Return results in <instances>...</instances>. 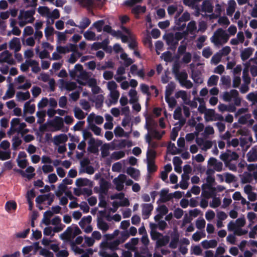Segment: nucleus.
<instances>
[{
	"label": "nucleus",
	"instance_id": "774afa93",
	"mask_svg": "<svg viewBox=\"0 0 257 257\" xmlns=\"http://www.w3.org/2000/svg\"><path fill=\"white\" fill-rule=\"evenodd\" d=\"M205 221L203 218L198 219L196 221V226L199 229H202L205 226Z\"/></svg>",
	"mask_w": 257,
	"mask_h": 257
},
{
	"label": "nucleus",
	"instance_id": "393cba45",
	"mask_svg": "<svg viewBox=\"0 0 257 257\" xmlns=\"http://www.w3.org/2000/svg\"><path fill=\"white\" fill-rule=\"evenodd\" d=\"M16 97L19 101H25L30 98V94L28 91L26 92L19 91L17 93Z\"/></svg>",
	"mask_w": 257,
	"mask_h": 257
},
{
	"label": "nucleus",
	"instance_id": "473e14b6",
	"mask_svg": "<svg viewBox=\"0 0 257 257\" xmlns=\"http://www.w3.org/2000/svg\"><path fill=\"white\" fill-rule=\"evenodd\" d=\"M175 76L179 81L180 85L188 78V74L185 70L181 71L180 73L175 75Z\"/></svg>",
	"mask_w": 257,
	"mask_h": 257
},
{
	"label": "nucleus",
	"instance_id": "58836bf2",
	"mask_svg": "<svg viewBox=\"0 0 257 257\" xmlns=\"http://www.w3.org/2000/svg\"><path fill=\"white\" fill-rule=\"evenodd\" d=\"M7 54V55L3 58L2 59H0L1 62H6L10 65H13L15 64V60L13 58L11 57V55L9 53L8 51H5Z\"/></svg>",
	"mask_w": 257,
	"mask_h": 257
},
{
	"label": "nucleus",
	"instance_id": "b1692460",
	"mask_svg": "<svg viewBox=\"0 0 257 257\" xmlns=\"http://www.w3.org/2000/svg\"><path fill=\"white\" fill-rule=\"evenodd\" d=\"M215 111L213 109H208L204 113V118L206 121L214 120Z\"/></svg>",
	"mask_w": 257,
	"mask_h": 257
},
{
	"label": "nucleus",
	"instance_id": "dca6fc26",
	"mask_svg": "<svg viewBox=\"0 0 257 257\" xmlns=\"http://www.w3.org/2000/svg\"><path fill=\"white\" fill-rule=\"evenodd\" d=\"M213 11V6L209 0H205L203 2L202 5V11L208 13H212Z\"/></svg>",
	"mask_w": 257,
	"mask_h": 257
},
{
	"label": "nucleus",
	"instance_id": "052dcab7",
	"mask_svg": "<svg viewBox=\"0 0 257 257\" xmlns=\"http://www.w3.org/2000/svg\"><path fill=\"white\" fill-rule=\"evenodd\" d=\"M11 152L3 151L0 150V160H6L11 158Z\"/></svg>",
	"mask_w": 257,
	"mask_h": 257
},
{
	"label": "nucleus",
	"instance_id": "c03bdc74",
	"mask_svg": "<svg viewBox=\"0 0 257 257\" xmlns=\"http://www.w3.org/2000/svg\"><path fill=\"white\" fill-rule=\"evenodd\" d=\"M156 157V152L154 150H149L147 153V161H151L155 162V159Z\"/></svg>",
	"mask_w": 257,
	"mask_h": 257
},
{
	"label": "nucleus",
	"instance_id": "aec40b11",
	"mask_svg": "<svg viewBox=\"0 0 257 257\" xmlns=\"http://www.w3.org/2000/svg\"><path fill=\"white\" fill-rule=\"evenodd\" d=\"M253 49L250 47H248L244 49L240 54L241 60L243 61L248 59L249 57L252 55Z\"/></svg>",
	"mask_w": 257,
	"mask_h": 257
},
{
	"label": "nucleus",
	"instance_id": "6ab92c4d",
	"mask_svg": "<svg viewBox=\"0 0 257 257\" xmlns=\"http://www.w3.org/2000/svg\"><path fill=\"white\" fill-rule=\"evenodd\" d=\"M10 48L11 49H15L16 51H19L21 49V44L19 38L14 37L10 42Z\"/></svg>",
	"mask_w": 257,
	"mask_h": 257
},
{
	"label": "nucleus",
	"instance_id": "bf43d9fd",
	"mask_svg": "<svg viewBox=\"0 0 257 257\" xmlns=\"http://www.w3.org/2000/svg\"><path fill=\"white\" fill-rule=\"evenodd\" d=\"M222 9L221 6L217 4L215 5V8L214 10V13L212 14V16L214 18H217L221 15Z\"/></svg>",
	"mask_w": 257,
	"mask_h": 257
},
{
	"label": "nucleus",
	"instance_id": "ddd939ff",
	"mask_svg": "<svg viewBox=\"0 0 257 257\" xmlns=\"http://www.w3.org/2000/svg\"><path fill=\"white\" fill-rule=\"evenodd\" d=\"M179 241V234L178 232H174L171 234V240L169 246L172 249H175L177 247Z\"/></svg>",
	"mask_w": 257,
	"mask_h": 257
},
{
	"label": "nucleus",
	"instance_id": "864d4df0",
	"mask_svg": "<svg viewBox=\"0 0 257 257\" xmlns=\"http://www.w3.org/2000/svg\"><path fill=\"white\" fill-rule=\"evenodd\" d=\"M165 100L168 103L169 106L172 108H174L177 104V101L173 97L165 96Z\"/></svg>",
	"mask_w": 257,
	"mask_h": 257
},
{
	"label": "nucleus",
	"instance_id": "72a5a7b5",
	"mask_svg": "<svg viewBox=\"0 0 257 257\" xmlns=\"http://www.w3.org/2000/svg\"><path fill=\"white\" fill-rule=\"evenodd\" d=\"M74 113L75 117L78 119H83L85 117L86 114L79 107H75L74 109Z\"/></svg>",
	"mask_w": 257,
	"mask_h": 257
},
{
	"label": "nucleus",
	"instance_id": "6e6d98bb",
	"mask_svg": "<svg viewBox=\"0 0 257 257\" xmlns=\"http://www.w3.org/2000/svg\"><path fill=\"white\" fill-rule=\"evenodd\" d=\"M38 13L42 16L50 15V10L47 7L40 6L38 9Z\"/></svg>",
	"mask_w": 257,
	"mask_h": 257
},
{
	"label": "nucleus",
	"instance_id": "4c0bfd02",
	"mask_svg": "<svg viewBox=\"0 0 257 257\" xmlns=\"http://www.w3.org/2000/svg\"><path fill=\"white\" fill-rule=\"evenodd\" d=\"M17 205L15 201H8L5 205L6 210L10 212L12 210H15L17 209Z\"/></svg>",
	"mask_w": 257,
	"mask_h": 257
},
{
	"label": "nucleus",
	"instance_id": "c9c22d12",
	"mask_svg": "<svg viewBox=\"0 0 257 257\" xmlns=\"http://www.w3.org/2000/svg\"><path fill=\"white\" fill-rule=\"evenodd\" d=\"M157 168L158 167L155 164V162L147 161V171L149 173L151 174L155 172Z\"/></svg>",
	"mask_w": 257,
	"mask_h": 257
},
{
	"label": "nucleus",
	"instance_id": "39448f33",
	"mask_svg": "<svg viewBox=\"0 0 257 257\" xmlns=\"http://www.w3.org/2000/svg\"><path fill=\"white\" fill-rule=\"evenodd\" d=\"M142 208V215L144 219H148L151 214L154 206L151 204L144 203L141 205Z\"/></svg>",
	"mask_w": 257,
	"mask_h": 257
},
{
	"label": "nucleus",
	"instance_id": "8fccbe9b",
	"mask_svg": "<svg viewBox=\"0 0 257 257\" xmlns=\"http://www.w3.org/2000/svg\"><path fill=\"white\" fill-rule=\"evenodd\" d=\"M252 180V176L250 173L245 172L242 175L241 182L242 183H250Z\"/></svg>",
	"mask_w": 257,
	"mask_h": 257
},
{
	"label": "nucleus",
	"instance_id": "7c9ffc66",
	"mask_svg": "<svg viewBox=\"0 0 257 257\" xmlns=\"http://www.w3.org/2000/svg\"><path fill=\"white\" fill-rule=\"evenodd\" d=\"M167 149L170 151L171 154L173 155L178 154L181 152V149L177 148L175 144L171 142H170L168 144Z\"/></svg>",
	"mask_w": 257,
	"mask_h": 257
},
{
	"label": "nucleus",
	"instance_id": "09e8293b",
	"mask_svg": "<svg viewBox=\"0 0 257 257\" xmlns=\"http://www.w3.org/2000/svg\"><path fill=\"white\" fill-rule=\"evenodd\" d=\"M125 156V153L122 151L114 152L111 154V158L115 160H117Z\"/></svg>",
	"mask_w": 257,
	"mask_h": 257
},
{
	"label": "nucleus",
	"instance_id": "f03ea898",
	"mask_svg": "<svg viewBox=\"0 0 257 257\" xmlns=\"http://www.w3.org/2000/svg\"><path fill=\"white\" fill-rule=\"evenodd\" d=\"M180 13L178 12L176 15L175 18V24L176 25V29L178 30H183L186 27V22L188 21L190 19V14L187 12H184L181 17L178 19L177 18L180 16Z\"/></svg>",
	"mask_w": 257,
	"mask_h": 257
},
{
	"label": "nucleus",
	"instance_id": "5701e85b",
	"mask_svg": "<svg viewBox=\"0 0 257 257\" xmlns=\"http://www.w3.org/2000/svg\"><path fill=\"white\" fill-rule=\"evenodd\" d=\"M32 100H30L26 102L24 105V111L33 114L35 111V105L34 104H31V102Z\"/></svg>",
	"mask_w": 257,
	"mask_h": 257
},
{
	"label": "nucleus",
	"instance_id": "13d9d810",
	"mask_svg": "<svg viewBox=\"0 0 257 257\" xmlns=\"http://www.w3.org/2000/svg\"><path fill=\"white\" fill-rule=\"evenodd\" d=\"M127 178V177L125 175L121 174H119L117 177L115 178L113 180V183H124L125 181H126V179Z\"/></svg>",
	"mask_w": 257,
	"mask_h": 257
},
{
	"label": "nucleus",
	"instance_id": "f257e3e1",
	"mask_svg": "<svg viewBox=\"0 0 257 257\" xmlns=\"http://www.w3.org/2000/svg\"><path fill=\"white\" fill-rule=\"evenodd\" d=\"M229 38V36L222 28L218 29L211 38V41L215 45H221L226 43Z\"/></svg>",
	"mask_w": 257,
	"mask_h": 257
},
{
	"label": "nucleus",
	"instance_id": "0eeeda50",
	"mask_svg": "<svg viewBox=\"0 0 257 257\" xmlns=\"http://www.w3.org/2000/svg\"><path fill=\"white\" fill-rule=\"evenodd\" d=\"M50 125L55 128V131H59L64 126V120L62 117L60 116H55L52 121Z\"/></svg>",
	"mask_w": 257,
	"mask_h": 257
},
{
	"label": "nucleus",
	"instance_id": "412c9836",
	"mask_svg": "<svg viewBox=\"0 0 257 257\" xmlns=\"http://www.w3.org/2000/svg\"><path fill=\"white\" fill-rule=\"evenodd\" d=\"M126 173L135 180H137L140 175L139 170L131 167L127 168Z\"/></svg>",
	"mask_w": 257,
	"mask_h": 257
},
{
	"label": "nucleus",
	"instance_id": "6e6552de",
	"mask_svg": "<svg viewBox=\"0 0 257 257\" xmlns=\"http://www.w3.org/2000/svg\"><path fill=\"white\" fill-rule=\"evenodd\" d=\"M169 189H163L161 190L160 196V198L159 201L162 203L170 201L173 198L172 193L168 194Z\"/></svg>",
	"mask_w": 257,
	"mask_h": 257
},
{
	"label": "nucleus",
	"instance_id": "bb28decb",
	"mask_svg": "<svg viewBox=\"0 0 257 257\" xmlns=\"http://www.w3.org/2000/svg\"><path fill=\"white\" fill-rule=\"evenodd\" d=\"M146 11V6H141L140 5H137L132 9V13L134 15L138 16L139 14L141 13H145Z\"/></svg>",
	"mask_w": 257,
	"mask_h": 257
},
{
	"label": "nucleus",
	"instance_id": "a211bd4d",
	"mask_svg": "<svg viewBox=\"0 0 257 257\" xmlns=\"http://www.w3.org/2000/svg\"><path fill=\"white\" fill-rule=\"evenodd\" d=\"M162 237L158 239L156 241V247H161L167 245L170 241V237L168 235L161 236Z\"/></svg>",
	"mask_w": 257,
	"mask_h": 257
},
{
	"label": "nucleus",
	"instance_id": "f3484780",
	"mask_svg": "<svg viewBox=\"0 0 257 257\" xmlns=\"http://www.w3.org/2000/svg\"><path fill=\"white\" fill-rule=\"evenodd\" d=\"M203 247L205 249L209 248H214L217 245V241L215 239H211L209 240H204L201 242Z\"/></svg>",
	"mask_w": 257,
	"mask_h": 257
},
{
	"label": "nucleus",
	"instance_id": "c756f323",
	"mask_svg": "<svg viewBox=\"0 0 257 257\" xmlns=\"http://www.w3.org/2000/svg\"><path fill=\"white\" fill-rule=\"evenodd\" d=\"M29 65L32 67V71L35 73H38L41 71L39 63L35 60H30Z\"/></svg>",
	"mask_w": 257,
	"mask_h": 257
},
{
	"label": "nucleus",
	"instance_id": "4be33fe9",
	"mask_svg": "<svg viewBox=\"0 0 257 257\" xmlns=\"http://www.w3.org/2000/svg\"><path fill=\"white\" fill-rule=\"evenodd\" d=\"M91 23L90 20L87 18L84 17L82 19V20L80 22L79 25H78V28L82 30V32L83 31L87 28Z\"/></svg>",
	"mask_w": 257,
	"mask_h": 257
},
{
	"label": "nucleus",
	"instance_id": "1a4fd4ad",
	"mask_svg": "<svg viewBox=\"0 0 257 257\" xmlns=\"http://www.w3.org/2000/svg\"><path fill=\"white\" fill-rule=\"evenodd\" d=\"M248 162L257 161V146L253 147L246 154Z\"/></svg>",
	"mask_w": 257,
	"mask_h": 257
},
{
	"label": "nucleus",
	"instance_id": "9d476101",
	"mask_svg": "<svg viewBox=\"0 0 257 257\" xmlns=\"http://www.w3.org/2000/svg\"><path fill=\"white\" fill-rule=\"evenodd\" d=\"M100 193L106 194L110 187V184L109 182L102 178L99 182Z\"/></svg>",
	"mask_w": 257,
	"mask_h": 257
},
{
	"label": "nucleus",
	"instance_id": "423d86ee",
	"mask_svg": "<svg viewBox=\"0 0 257 257\" xmlns=\"http://www.w3.org/2000/svg\"><path fill=\"white\" fill-rule=\"evenodd\" d=\"M165 40L167 44L170 46V49L173 51L175 50L178 42L175 39L173 34H168L166 37Z\"/></svg>",
	"mask_w": 257,
	"mask_h": 257
},
{
	"label": "nucleus",
	"instance_id": "c85d7f7f",
	"mask_svg": "<svg viewBox=\"0 0 257 257\" xmlns=\"http://www.w3.org/2000/svg\"><path fill=\"white\" fill-rule=\"evenodd\" d=\"M121 243L120 239H116L112 241L107 243V246L112 250H115L118 249V245Z\"/></svg>",
	"mask_w": 257,
	"mask_h": 257
},
{
	"label": "nucleus",
	"instance_id": "3c124183",
	"mask_svg": "<svg viewBox=\"0 0 257 257\" xmlns=\"http://www.w3.org/2000/svg\"><path fill=\"white\" fill-rule=\"evenodd\" d=\"M242 78L244 83L249 84L250 83V78L248 74V70L247 68H244L242 72Z\"/></svg>",
	"mask_w": 257,
	"mask_h": 257
},
{
	"label": "nucleus",
	"instance_id": "f8f14e48",
	"mask_svg": "<svg viewBox=\"0 0 257 257\" xmlns=\"http://www.w3.org/2000/svg\"><path fill=\"white\" fill-rule=\"evenodd\" d=\"M92 114H90L89 116L87 117V121L89 123V127L95 135L100 136L101 135V128L96 125L95 124L91 122L92 121V119H90V116Z\"/></svg>",
	"mask_w": 257,
	"mask_h": 257
},
{
	"label": "nucleus",
	"instance_id": "20e7f679",
	"mask_svg": "<svg viewBox=\"0 0 257 257\" xmlns=\"http://www.w3.org/2000/svg\"><path fill=\"white\" fill-rule=\"evenodd\" d=\"M16 172L20 173L23 177H26L29 180L32 179L35 175V174L34 173L35 171V169L32 166H29L26 169V172L28 173L27 174L24 171L21 169H15Z\"/></svg>",
	"mask_w": 257,
	"mask_h": 257
},
{
	"label": "nucleus",
	"instance_id": "a18cd8bd",
	"mask_svg": "<svg viewBox=\"0 0 257 257\" xmlns=\"http://www.w3.org/2000/svg\"><path fill=\"white\" fill-rule=\"evenodd\" d=\"M219 79V77L217 75H213L210 76L209 78L207 85L208 86H212L216 85L218 82V80Z\"/></svg>",
	"mask_w": 257,
	"mask_h": 257
},
{
	"label": "nucleus",
	"instance_id": "a878e982",
	"mask_svg": "<svg viewBox=\"0 0 257 257\" xmlns=\"http://www.w3.org/2000/svg\"><path fill=\"white\" fill-rule=\"evenodd\" d=\"M141 89L142 92L147 95L148 96L146 99V104L147 105L148 104V102L150 100V96H151V94L150 92L149 91V87L148 85H147L146 84H141L140 85Z\"/></svg>",
	"mask_w": 257,
	"mask_h": 257
},
{
	"label": "nucleus",
	"instance_id": "ea45409f",
	"mask_svg": "<svg viewBox=\"0 0 257 257\" xmlns=\"http://www.w3.org/2000/svg\"><path fill=\"white\" fill-rule=\"evenodd\" d=\"M63 82V85L65 89L69 91H71L76 89L77 87L76 83L74 82H64V80H62Z\"/></svg>",
	"mask_w": 257,
	"mask_h": 257
},
{
	"label": "nucleus",
	"instance_id": "5fc2aeb1",
	"mask_svg": "<svg viewBox=\"0 0 257 257\" xmlns=\"http://www.w3.org/2000/svg\"><path fill=\"white\" fill-rule=\"evenodd\" d=\"M222 84L226 86V88H229L231 85V79L229 76H223L221 77Z\"/></svg>",
	"mask_w": 257,
	"mask_h": 257
},
{
	"label": "nucleus",
	"instance_id": "a19ab883",
	"mask_svg": "<svg viewBox=\"0 0 257 257\" xmlns=\"http://www.w3.org/2000/svg\"><path fill=\"white\" fill-rule=\"evenodd\" d=\"M215 182V178L211 176H208L206 178V183L203 184L202 186V188L203 189H205V188L207 187H210L212 186L213 184Z\"/></svg>",
	"mask_w": 257,
	"mask_h": 257
},
{
	"label": "nucleus",
	"instance_id": "7ed1b4c3",
	"mask_svg": "<svg viewBox=\"0 0 257 257\" xmlns=\"http://www.w3.org/2000/svg\"><path fill=\"white\" fill-rule=\"evenodd\" d=\"M102 144L100 140L96 142L94 138H91L88 141L87 151L90 153L96 154L98 152V147Z\"/></svg>",
	"mask_w": 257,
	"mask_h": 257
},
{
	"label": "nucleus",
	"instance_id": "680f3d73",
	"mask_svg": "<svg viewBox=\"0 0 257 257\" xmlns=\"http://www.w3.org/2000/svg\"><path fill=\"white\" fill-rule=\"evenodd\" d=\"M109 146L108 144H104L101 148V156L102 157L105 158L109 154Z\"/></svg>",
	"mask_w": 257,
	"mask_h": 257
},
{
	"label": "nucleus",
	"instance_id": "f704fd0d",
	"mask_svg": "<svg viewBox=\"0 0 257 257\" xmlns=\"http://www.w3.org/2000/svg\"><path fill=\"white\" fill-rule=\"evenodd\" d=\"M53 213L50 210L46 211L44 214V218L42 222L46 225H48L50 223V218L52 216Z\"/></svg>",
	"mask_w": 257,
	"mask_h": 257
},
{
	"label": "nucleus",
	"instance_id": "2eb2a0df",
	"mask_svg": "<svg viewBox=\"0 0 257 257\" xmlns=\"http://www.w3.org/2000/svg\"><path fill=\"white\" fill-rule=\"evenodd\" d=\"M35 14V10L33 9L26 11H21L20 14L18 17L19 19H21L23 17L25 19L27 20L30 18H33V16Z\"/></svg>",
	"mask_w": 257,
	"mask_h": 257
},
{
	"label": "nucleus",
	"instance_id": "49530a36",
	"mask_svg": "<svg viewBox=\"0 0 257 257\" xmlns=\"http://www.w3.org/2000/svg\"><path fill=\"white\" fill-rule=\"evenodd\" d=\"M84 38L88 41L95 40V33L92 31L87 30L86 31L83 35Z\"/></svg>",
	"mask_w": 257,
	"mask_h": 257
},
{
	"label": "nucleus",
	"instance_id": "338daca9",
	"mask_svg": "<svg viewBox=\"0 0 257 257\" xmlns=\"http://www.w3.org/2000/svg\"><path fill=\"white\" fill-rule=\"evenodd\" d=\"M48 197V195H47V194L40 195L36 197V202L37 204H42L45 201H47Z\"/></svg>",
	"mask_w": 257,
	"mask_h": 257
},
{
	"label": "nucleus",
	"instance_id": "de8ad7c7",
	"mask_svg": "<svg viewBox=\"0 0 257 257\" xmlns=\"http://www.w3.org/2000/svg\"><path fill=\"white\" fill-rule=\"evenodd\" d=\"M22 141L18 136H15L13 139L12 147L13 150H16L22 144Z\"/></svg>",
	"mask_w": 257,
	"mask_h": 257
},
{
	"label": "nucleus",
	"instance_id": "79ce46f5",
	"mask_svg": "<svg viewBox=\"0 0 257 257\" xmlns=\"http://www.w3.org/2000/svg\"><path fill=\"white\" fill-rule=\"evenodd\" d=\"M89 182V180L87 178H80L76 180L75 184L78 187H82L87 186Z\"/></svg>",
	"mask_w": 257,
	"mask_h": 257
},
{
	"label": "nucleus",
	"instance_id": "2f4dec72",
	"mask_svg": "<svg viewBox=\"0 0 257 257\" xmlns=\"http://www.w3.org/2000/svg\"><path fill=\"white\" fill-rule=\"evenodd\" d=\"M128 95L130 97V103H135L137 102L138 101V98L137 97V92L135 89H131L128 92Z\"/></svg>",
	"mask_w": 257,
	"mask_h": 257
},
{
	"label": "nucleus",
	"instance_id": "cd10ccee",
	"mask_svg": "<svg viewBox=\"0 0 257 257\" xmlns=\"http://www.w3.org/2000/svg\"><path fill=\"white\" fill-rule=\"evenodd\" d=\"M97 226L98 227L102 230L103 232L106 231L109 229V226L108 224L103 220L101 218H98L97 220Z\"/></svg>",
	"mask_w": 257,
	"mask_h": 257
},
{
	"label": "nucleus",
	"instance_id": "e2e57ef3",
	"mask_svg": "<svg viewBox=\"0 0 257 257\" xmlns=\"http://www.w3.org/2000/svg\"><path fill=\"white\" fill-rule=\"evenodd\" d=\"M182 117V109L178 106L174 111L173 117L175 120H180Z\"/></svg>",
	"mask_w": 257,
	"mask_h": 257
},
{
	"label": "nucleus",
	"instance_id": "4468645a",
	"mask_svg": "<svg viewBox=\"0 0 257 257\" xmlns=\"http://www.w3.org/2000/svg\"><path fill=\"white\" fill-rule=\"evenodd\" d=\"M68 140V137L66 134H61L55 136L54 137V143L56 145L66 143Z\"/></svg>",
	"mask_w": 257,
	"mask_h": 257
},
{
	"label": "nucleus",
	"instance_id": "4d7b16f0",
	"mask_svg": "<svg viewBox=\"0 0 257 257\" xmlns=\"http://www.w3.org/2000/svg\"><path fill=\"white\" fill-rule=\"evenodd\" d=\"M104 97L102 94L97 95L95 97V103L96 107L99 108L102 106Z\"/></svg>",
	"mask_w": 257,
	"mask_h": 257
},
{
	"label": "nucleus",
	"instance_id": "603ef678",
	"mask_svg": "<svg viewBox=\"0 0 257 257\" xmlns=\"http://www.w3.org/2000/svg\"><path fill=\"white\" fill-rule=\"evenodd\" d=\"M246 98L253 103L257 104V91L248 93L246 96Z\"/></svg>",
	"mask_w": 257,
	"mask_h": 257
},
{
	"label": "nucleus",
	"instance_id": "e433bc0d",
	"mask_svg": "<svg viewBox=\"0 0 257 257\" xmlns=\"http://www.w3.org/2000/svg\"><path fill=\"white\" fill-rule=\"evenodd\" d=\"M175 88V84L174 82H171L166 86L165 90V96H170Z\"/></svg>",
	"mask_w": 257,
	"mask_h": 257
},
{
	"label": "nucleus",
	"instance_id": "0e129e2a",
	"mask_svg": "<svg viewBox=\"0 0 257 257\" xmlns=\"http://www.w3.org/2000/svg\"><path fill=\"white\" fill-rule=\"evenodd\" d=\"M181 66L180 63L178 61H175L173 65L172 72L175 75H177L180 72Z\"/></svg>",
	"mask_w": 257,
	"mask_h": 257
},
{
	"label": "nucleus",
	"instance_id": "37998d69",
	"mask_svg": "<svg viewBox=\"0 0 257 257\" xmlns=\"http://www.w3.org/2000/svg\"><path fill=\"white\" fill-rule=\"evenodd\" d=\"M104 21L103 20H98L93 24L92 26L97 30V32H101L104 25Z\"/></svg>",
	"mask_w": 257,
	"mask_h": 257
},
{
	"label": "nucleus",
	"instance_id": "9b49d317",
	"mask_svg": "<svg viewBox=\"0 0 257 257\" xmlns=\"http://www.w3.org/2000/svg\"><path fill=\"white\" fill-rule=\"evenodd\" d=\"M191 77L195 83L201 84L203 83V79L202 74L199 70H192Z\"/></svg>",
	"mask_w": 257,
	"mask_h": 257
},
{
	"label": "nucleus",
	"instance_id": "69168bd1",
	"mask_svg": "<svg viewBox=\"0 0 257 257\" xmlns=\"http://www.w3.org/2000/svg\"><path fill=\"white\" fill-rule=\"evenodd\" d=\"M103 30L108 33L111 34L113 36H117V32L115 30H113L110 26L106 25L103 28Z\"/></svg>",
	"mask_w": 257,
	"mask_h": 257
}]
</instances>
